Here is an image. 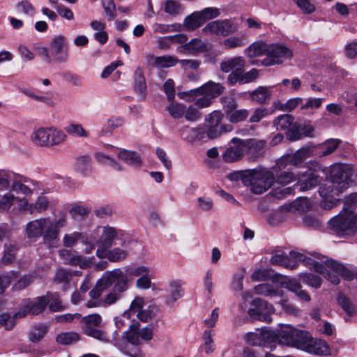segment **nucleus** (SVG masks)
<instances>
[{
	"label": "nucleus",
	"mask_w": 357,
	"mask_h": 357,
	"mask_svg": "<svg viewBox=\"0 0 357 357\" xmlns=\"http://www.w3.org/2000/svg\"><path fill=\"white\" fill-rule=\"evenodd\" d=\"M222 114L218 111H214L208 115L207 121L208 128L206 131L207 136L211 139H215L220 135L232 130L231 125L222 124Z\"/></svg>",
	"instance_id": "obj_14"
},
{
	"label": "nucleus",
	"mask_w": 357,
	"mask_h": 357,
	"mask_svg": "<svg viewBox=\"0 0 357 357\" xmlns=\"http://www.w3.org/2000/svg\"><path fill=\"white\" fill-rule=\"evenodd\" d=\"M146 60L150 66L160 68L173 67L178 63L177 58L172 55H163L160 56L148 55Z\"/></svg>",
	"instance_id": "obj_25"
},
{
	"label": "nucleus",
	"mask_w": 357,
	"mask_h": 357,
	"mask_svg": "<svg viewBox=\"0 0 357 357\" xmlns=\"http://www.w3.org/2000/svg\"><path fill=\"white\" fill-rule=\"evenodd\" d=\"M233 146L226 149L222 158L226 162H234L240 160L244 155L245 143L243 139L234 137L231 140Z\"/></svg>",
	"instance_id": "obj_20"
},
{
	"label": "nucleus",
	"mask_w": 357,
	"mask_h": 357,
	"mask_svg": "<svg viewBox=\"0 0 357 357\" xmlns=\"http://www.w3.org/2000/svg\"><path fill=\"white\" fill-rule=\"evenodd\" d=\"M222 114L218 111H214L208 115L207 121L208 128L206 131L207 136L211 139H215L220 135L232 130L231 125L222 124Z\"/></svg>",
	"instance_id": "obj_13"
},
{
	"label": "nucleus",
	"mask_w": 357,
	"mask_h": 357,
	"mask_svg": "<svg viewBox=\"0 0 357 357\" xmlns=\"http://www.w3.org/2000/svg\"><path fill=\"white\" fill-rule=\"evenodd\" d=\"M164 11L172 16L178 15L183 12L182 6L174 0H166L162 3Z\"/></svg>",
	"instance_id": "obj_45"
},
{
	"label": "nucleus",
	"mask_w": 357,
	"mask_h": 357,
	"mask_svg": "<svg viewBox=\"0 0 357 357\" xmlns=\"http://www.w3.org/2000/svg\"><path fill=\"white\" fill-rule=\"evenodd\" d=\"M49 206V200L45 196H40L37 198L35 203L31 204V206L29 208H31V214H33L35 213H41L44 212Z\"/></svg>",
	"instance_id": "obj_50"
},
{
	"label": "nucleus",
	"mask_w": 357,
	"mask_h": 357,
	"mask_svg": "<svg viewBox=\"0 0 357 357\" xmlns=\"http://www.w3.org/2000/svg\"><path fill=\"white\" fill-rule=\"evenodd\" d=\"M65 130L70 135L75 137L87 138L89 137V132L86 130L81 124L71 123L65 127Z\"/></svg>",
	"instance_id": "obj_40"
},
{
	"label": "nucleus",
	"mask_w": 357,
	"mask_h": 357,
	"mask_svg": "<svg viewBox=\"0 0 357 357\" xmlns=\"http://www.w3.org/2000/svg\"><path fill=\"white\" fill-rule=\"evenodd\" d=\"M245 61L242 57L228 59L220 63V69L222 72L229 73L231 71L227 78V82L230 85H235L236 83H245Z\"/></svg>",
	"instance_id": "obj_6"
},
{
	"label": "nucleus",
	"mask_w": 357,
	"mask_h": 357,
	"mask_svg": "<svg viewBox=\"0 0 357 357\" xmlns=\"http://www.w3.org/2000/svg\"><path fill=\"white\" fill-rule=\"evenodd\" d=\"M180 135L184 140L192 143L197 140L204 138L205 131L202 128H190L188 126L182 127L180 130Z\"/></svg>",
	"instance_id": "obj_28"
},
{
	"label": "nucleus",
	"mask_w": 357,
	"mask_h": 357,
	"mask_svg": "<svg viewBox=\"0 0 357 357\" xmlns=\"http://www.w3.org/2000/svg\"><path fill=\"white\" fill-rule=\"evenodd\" d=\"M167 110L172 118L178 119L184 115L185 106L181 103H172L167 107Z\"/></svg>",
	"instance_id": "obj_54"
},
{
	"label": "nucleus",
	"mask_w": 357,
	"mask_h": 357,
	"mask_svg": "<svg viewBox=\"0 0 357 357\" xmlns=\"http://www.w3.org/2000/svg\"><path fill=\"white\" fill-rule=\"evenodd\" d=\"M95 158L100 163L111 166L114 169L118 171L122 170L121 165L115 160L108 155H105L103 153H96Z\"/></svg>",
	"instance_id": "obj_53"
},
{
	"label": "nucleus",
	"mask_w": 357,
	"mask_h": 357,
	"mask_svg": "<svg viewBox=\"0 0 357 357\" xmlns=\"http://www.w3.org/2000/svg\"><path fill=\"white\" fill-rule=\"evenodd\" d=\"M215 332L212 329L205 330L202 333V347L204 348L205 353L208 355L213 354L216 349L215 344L213 338Z\"/></svg>",
	"instance_id": "obj_34"
},
{
	"label": "nucleus",
	"mask_w": 357,
	"mask_h": 357,
	"mask_svg": "<svg viewBox=\"0 0 357 357\" xmlns=\"http://www.w3.org/2000/svg\"><path fill=\"white\" fill-rule=\"evenodd\" d=\"M298 182L295 186L301 191H307L314 188L320 181L319 176L315 170L307 169L305 172L297 174Z\"/></svg>",
	"instance_id": "obj_19"
},
{
	"label": "nucleus",
	"mask_w": 357,
	"mask_h": 357,
	"mask_svg": "<svg viewBox=\"0 0 357 357\" xmlns=\"http://www.w3.org/2000/svg\"><path fill=\"white\" fill-rule=\"evenodd\" d=\"M320 261L314 259L309 258L305 261V265L312 267L316 272L321 274L326 279L333 284H337L340 282L338 273L333 271L330 268L327 267L325 261L328 260L326 257H322Z\"/></svg>",
	"instance_id": "obj_16"
},
{
	"label": "nucleus",
	"mask_w": 357,
	"mask_h": 357,
	"mask_svg": "<svg viewBox=\"0 0 357 357\" xmlns=\"http://www.w3.org/2000/svg\"><path fill=\"white\" fill-rule=\"evenodd\" d=\"M45 296L47 299V305L49 304V309L50 311L59 312L66 309L60 299L59 294L47 293Z\"/></svg>",
	"instance_id": "obj_38"
},
{
	"label": "nucleus",
	"mask_w": 357,
	"mask_h": 357,
	"mask_svg": "<svg viewBox=\"0 0 357 357\" xmlns=\"http://www.w3.org/2000/svg\"><path fill=\"white\" fill-rule=\"evenodd\" d=\"M268 47V46L262 41L255 42L247 48V56L252 58L267 55Z\"/></svg>",
	"instance_id": "obj_35"
},
{
	"label": "nucleus",
	"mask_w": 357,
	"mask_h": 357,
	"mask_svg": "<svg viewBox=\"0 0 357 357\" xmlns=\"http://www.w3.org/2000/svg\"><path fill=\"white\" fill-rule=\"evenodd\" d=\"M245 301H242L240 303L235 312H234V319L233 321L234 327L237 328L244 325L245 322Z\"/></svg>",
	"instance_id": "obj_49"
},
{
	"label": "nucleus",
	"mask_w": 357,
	"mask_h": 357,
	"mask_svg": "<svg viewBox=\"0 0 357 357\" xmlns=\"http://www.w3.org/2000/svg\"><path fill=\"white\" fill-rule=\"evenodd\" d=\"M271 87L259 86L250 93V99L259 104H264L271 97Z\"/></svg>",
	"instance_id": "obj_32"
},
{
	"label": "nucleus",
	"mask_w": 357,
	"mask_h": 357,
	"mask_svg": "<svg viewBox=\"0 0 357 357\" xmlns=\"http://www.w3.org/2000/svg\"><path fill=\"white\" fill-rule=\"evenodd\" d=\"M275 336L282 344L317 355L322 354L321 347L326 346L324 342L314 340L308 332L287 324L282 325L277 331Z\"/></svg>",
	"instance_id": "obj_1"
},
{
	"label": "nucleus",
	"mask_w": 357,
	"mask_h": 357,
	"mask_svg": "<svg viewBox=\"0 0 357 357\" xmlns=\"http://www.w3.org/2000/svg\"><path fill=\"white\" fill-rule=\"evenodd\" d=\"M247 181L250 190L255 194H262L275 182L273 172L266 169H247Z\"/></svg>",
	"instance_id": "obj_4"
},
{
	"label": "nucleus",
	"mask_w": 357,
	"mask_h": 357,
	"mask_svg": "<svg viewBox=\"0 0 357 357\" xmlns=\"http://www.w3.org/2000/svg\"><path fill=\"white\" fill-rule=\"evenodd\" d=\"M50 47L53 54L68 49L66 37L63 35L54 36L50 43Z\"/></svg>",
	"instance_id": "obj_44"
},
{
	"label": "nucleus",
	"mask_w": 357,
	"mask_h": 357,
	"mask_svg": "<svg viewBox=\"0 0 357 357\" xmlns=\"http://www.w3.org/2000/svg\"><path fill=\"white\" fill-rule=\"evenodd\" d=\"M235 31V27L229 20H215L208 23L202 32L206 34H215L217 36H227Z\"/></svg>",
	"instance_id": "obj_18"
},
{
	"label": "nucleus",
	"mask_w": 357,
	"mask_h": 357,
	"mask_svg": "<svg viewBox=\"0 0 357 357\" xmlns=\"http://www.w3.org/2000/svg\"><path fill=\"white\" fill-rule=\"evenodd\" d=\"M325 264L327 267L330 268L333 271L338 273L345 280L351 281L356 276V271L351 270L342 264L333 260H326Z\"/></svg>",
	"instance_id": "obj_26"
},
{
	"label": "nucleus",
	"mask_w": 357,
	"mask_h": 357,
	"mask_svg": "<svg viewBox=\"0 0 357 357\" xmlns=\"http://www.w3.org/2000/svg\"><path fill=\"white\" fill-rule=\"evenodd\" d=\"M17 248L15 244H5L3 255L0 259V267L11 264L15 257Z\"/></svg>",
	"instance_id": "obj_37"
},
{
	"label": "nucleus",
	"mask_w": 357,
	"mask_h": 357,
	"mask_svg": "<svg viewBox=\"0 0 357 357\" xmlns=\"http://www.w3.org/2000/svg\"><path fill=\"white\" fill-rule=\"evenodd\" d=\"M17 277V272L15 271H4L0 273V295L4 293Z\"/></svg>",
	"instance_id": "obj_39"
},
{
	"label": "nucleus",
	"mask_w": 357,
	"mask_h": 357,
	"mask_svg": "<svg viewBox=\"0 0 357 357\" xmlns=\"http://www.w3.org/2000/svg\"><path fill=\"white\" fill-rule=\"evenodd\" d=\"M183 294V291L180 283L178 282H172L170 283V291L166 298V303L167 304L174 303L178 298H181Z\"/></svg>",
	"instance_id": "obj_47"
},
{
	"label": "nucleus",
	"mask_w": 357,
	"mask_h": 357,
	"mask_svg": "<svg viewBox=\"0 0 357 357\" xmlns=\"http://www.w3.org/2000/svg\"><path fill=\"white\" fill-rule=\"evenodd\" d=\"M114 289L119 293L123 292L128 288V278L120 269H114L110 272H106L97 281L96 286L102 291L108 289L112 284Z\"/></svg>",
	"instance_id": "obj_7"
},
{
	"label": "nucleus",
	"mask_w": 357,
	"mask_h": 357,
	"mask_svg": "<svg viewBox=\"0 0 357 357\" xmlns=\"http://www.w3.org/2000/svg\"><path fill=\"white\" fill-rule=\"evenodd\" d=\"M135 90L144 98L146 92V84L142 68L137 67L134 73Z\"/></svg>",
	"instance_id": "obj_33"
},
{
	"label": "nucleus",
	"mask_w": 357,
	"mask_h": 357,
	"mask_svg": "<svg viewBox=\"0 0 357 357\" xmlns=\"http://www.w3.org/2000/svg\"><path fill=\"white\" fill-rule=\"evenodd\" d=\"M204 23L208 20H211L218 17L220 15V12L217 8H206L200 11H198Z\"/></svg>",
	"instance_id": "obj_64"
},
{
	"label": "nucleus",
	"mask_w": 357,
	"mask_h": 357,
	"mask_svg": "<svg viewBox=\"0 0 357 357\" xmlns=\"http://www.w3.org/2000/svg\"><path fill=\"white\" fill-rule=\"evenodd\" d=\"M224 90L225 87L222 84L208 82L202 87L188 91L185 94L189 97L194 98L197 97L200 93H206L213 99L222 93Z\"/></svg>",
	"instance_id": "obj_21"
},
{
	"label": "nucleus",
	"mask_w": 357,
	"mask_h": 357,
	"mask_svg": "<svg viewBox=\"0 0 357 357\" xmlns=\"http://www.w3.org/2000/svg\"><path fill=\"white\" fill-rule=\"evenodd\" d=\"M204 22L199 12H194L188 15L183 20V26L188 30H195L200 27Z\"/></svg>",
	"instance_id": "obj_36"
},
{
	"label": "nucleus",
	"mask_w": 357,
	"mask_h": 357,
	"mask_svg": "<svg viewBox=\"0 0 357 357\" xmlns=\"http://www.w3.org/2000/svg\"><path fill=\"white\" fill-rule=\"evenodd\" d=\"M51 128H40L35 130L31 136L34 144L40 146H50Z\"/></svg>",
	"instance_id": "obj_31"
},
{
	"label": "nucleus",
	"mask_w": 357,
	"mask_h": 357,
	"mask_svg": "<svg viewBox=\"0 0 357 357\" xmlns=\"http://www.w3.org/2000/svg\"><path fill=\"white\" fill-rule=\"evenodd\" d=\"M255 292L264 296H274L278 294L279 291L271 284L262 283L255 287Z\"/></svg>",
	"instance_id": "obj_46"
},
{
	"label": "nucleus",
	"mask_w": 357,
	"mask_h": 357,
	"mask_svg": "<svg viewBox=\"0 0 357 357\" xmlns=\"http://www.w3.org/2000/svg\"><path fill=\"white\" fill-rule=\"evenodd\" d=\"M80 323L81 328L85 335L100 341L108 342L106 333L98 328L102 323V317L100 314H92L81 317Z\"/></svg>",
	"instance_id": "obj_9"
},
{
	"label": "nucleus",
	"mask_w": 357,
	"mask_h": 357,
	"mask_svg": "<svg viewBox=\"0 0 357 357\" xmlns=\"http://www.w3.org/2000/svg\"><path fill=\"white\" fill-rule=\"evenodd\" d=\"M337 301L348 316H352L356 313L355 305L345 296H339Z\"/></svg>",
	"instance_id": "obj_51"
},
{
	"label": "nucleus",
	"mask_w": 357,
	"mask_h": 357,
	"mask_svg": "<svg viewBox=\"0 0 357 357\" xmlns=\"http://www.w3.org/2000/svg\"><path fill=\"white\" fill-rule=\"evenodd\" d=\"M50 218H40L29 221L24 229L25 236L33 241L43 238V243L52 247V238L55 236V231L52 228Z\"/></svg>",
	"instance_id": "obj_3"
},
{
	"label": "nucleus",
	"mask_w": 357,
	"mask_h": 357,
	"mask_svg": "<svg viewBox=\"0 0 357 357\" xmlns=\"http://www.w3.org/2000/svg\"><path fill=\"white\" fill-rule=\"evenodd\" d=\"M309 155L308 149H301L293 155H287L289 165H297L301 163Z\"/></svg>",
	"instance_id": "obj_52"
},
{
	"label": "nucleus",
	"mask_w": 357,
	"mask_h": 357,
	"mask_svg": "<svg viewBox=\"0 0 357 357\" xmlns=\"http://www.w3.org/2000/svg\"><path fill=\"white\" fill-rule=\"evenodd\" d=\"M48 327L44 324L35 325L29 333V340L32 342H40L46 333H47Z\"/></svg>",
	"instance_id": "obj_42"
},
{
	"label": "nucleus",
	"mask_w": 357,
	"mask_h": 357,
	"mask_svg": "<svg viewBox=\"0 0 357 357\" xmlns=\"http://www.w3.org/2000/svg\"><path fill=\"white\" fill-rule=\"evenodd\" d=\"M340 143V140L336 139H331L326 141L321 146V155L325 156L330 155L337 148Z\"/></svg>",
	"instance_id": "obj_56"
},
{
	"label": "nucleus",
	"mask_w": 357,
	"mask_h": 357,
	"mask_svg": "<svg viewBox=\"0 0 357 357\" xmlns=\"http://www.w3.org/2000/svg\"><path fill=\"white\" fill-rule=\"evenodd\" d=\"M296 175L290 172H282L281 174H278L275 178V181L278 183L285 185L296 179Z\"/></svg>",
	"instance_id": "obj_63"
},
{
	"label": "nucleus",
	"mask_w": 357,
	"mask_h": 357,
	"mask_svg": "<svg viewBox=\"0 0 357 357\" xmlns=\"http://www.w3.org/2000/svg\"><path fill=\"white\" fill-rule=\"evenodd\" d=\"M284 288L294 292L301 300L308 302L310 301V296L302 289L301 284L295 278H282L281 282Z\"/></svg>",
	"instance_id": "obj_24"
},
{
	"label": "nucleus",
	"mask_w": 357,
	"mask_h": 357,
	"mask_svg": "<svg viewBox=\"0 0 357 357\" xmlns=\"http://www.w3.org/2000/svg\"><path fill=\"white\" fill-rule=\"evenodd\" d=\"M79 340V335L75 332H64L58 334L56 337V342L68 345L77 342Z\"/></svg>",
	"instance_id": "obj_48"
},
{
	"label": "nucleus",
	"mask_w": 357,
	"mask_h": 357,
	"mask_svg": "<svg viewBox=\"0 0 357 357\" xmlns=\"http://www.w3.org/2000/svg\"><path fill=\"white\" fill-rule=\"evenodd\" d=\"M117 157L119 160L135 168L140 167L142 164L139 154L133 151L120 149L117 153Z\"/></svg>",
	"instance_id": "obj_27"
},
{
	"label": "nucleus",
	"mask_w": 357,
	"mask_h": 357,
	"mask_svg": "<svg viewBox=\"0 0 357 357\" xmlns=\"http://www.w3.org/2000/svg\"><path fill=\"white\" fill-rule=\"evenodd\" d=\"M294 122V119L289 114H282L278 116L273 121V125L278 130H288L292 123Z\"/></svg>",
	"instance_id": "obj_41"
},
{
	"label": "nucleus",
	"mask_w": 357,
	"mask_h": 357,
	"mask_svg": "<svg viewBox=\"0 0 357 357\" xmlns=\"http://www.w3.org/2000/svg\"><path fill=\"white\" fill-rule=\"evenodd\" d=\"M75 169L84 175L90 173L91 172L90 157L89 155L79 156L75 162Z\"/></svg>",
	"instance_id": "obj_43"
},
{
	"label": "nucleus",
	"mask_w": 357,
	"mask_h": 357,
	"mask_svg": "<svg viewBox=\"0 0 357 357\" xmlns=\"http://www.w3.org/2000/svg\"><path fill=\"white\" fill-rule=\"evenodd\" d=\"M84 236L86 234L82 232H74L70 234H66L63 236V245L65 247H72L78 241H82L84 239Z\"/></svg>",
	"instance_id": "obj_55"
},
{
	"label": "nucleus",
	"mask_w": 357,
	"mask_h": 357,
	"mask_svg": "<svg viewBox=\"0 0 357 357\" xmlns=\"http://www.w3.org/2000/svg\"><path fill=\"white\" fill-rule=\"evenodd\" d=\"M114 289L119 293L123 292L128 288V278L120 269H114L110 272H106L97 281L96 286L102 291L108 289L112 284Z\"/></svg>",
	"instance_id": "obj_8"
},
{
	"label": "nucleus",
	"mask_w": 357,
	"mask_h": 357,
	"mask_svg": "<svg viewBox=\"0 0 357 357\" xmlns=\"http://www.w3.org/2000/svg\"><path fill=\"white\" fill-rule=\"evenodd\" d=\"M264 143L253 139H247V157L255 160L259 158L264 152Z\"/></svg>",
	"instance_id": "obj_29"
},
{
	"label": "nucleus",
	"mask_w": 357,
	"mask_h": 357,
	"mask_svg": "<svg viewBox=\"0 0 357 357\" xmlns=\"http://www.w3.org/2000/svg\"><path fill=\"white\" fill-rule=\"evenodd\" d=\"M287 137L291 141L300 139L302 137L301 124L294 122L288 129Z\"/></svg>",
	"instance_id": "obj_62"
},
{
	"label": "nucleus",
	"mask_w": 357,
	"mask_h": 357,
	"mask_svg": "<svg viewBox=\"0 0 357 357\" xmlns=\"http://www.w3.org/2000/svg\"><path fill=\"white\" fill-rule=\"evenodd\" d=\"M66 139V135L63 131L51 128L50 146L59 145Z\"/></svg>",
	"instance_id": "obj_57"
},
{
	"label": "nucleus",
	"mask_w": 357,
	"mask_h": 357,
	"mask_svg": "<svg viewBox=\"0 0 357 357\" xmlns=\"http://www.w3.org/2000/svg\"><path fill=\"white\" fill-rule=\"evenodd\" d=\"M98 231L101 233L100 238L97 241L98 250L96 255L99 258L106 257V250H108L112 245L114 240L117 236L116 229L112 227H100Z\"/></svg>",
	"instance_id": "obj_12"
},
{
	"label": "nucleus",
	"mask_w": 357,
	"mask_h": 357,
	"mask_svg": "<svg viewBox=\"0 0 357 357\" xmlns=\"http://www.w3.org/2000/svg\"><path fill=\"white\" fill-rule=\"evenodd\" d=\"M309 258L303 254L294 251L290 252L289 256H287L283 252H276L271 256L270 263L272 265L281 266L292 270L296 268L301 261L305 264V261Z\"/></svg>",
	"instance_id": "obj_10"
},
{
	"label": "nucleus",
	"mask_w": 357,
	"mask_h": 357,
	"mask_svg": "<svg viewBox=\"0 0 357 357\" xmlns=\"http://www.w3.org/2000/svg\"><path fill=\"white\" fill-rule=\"evenodd\" d=\"M303 282L314 288H319L321 284V279L312 273H303L301 275Z\"/></svg>",
	"instance_id": "obj_60"
},
{
	"label": "nucleus",
	"mask_w": 357,
	"mask_h": 357,
	"mask_svg": "<svg viewBox=\"0 0 357 357\" xmlns=\"http://www.w3.org/2000/svg\"><path fill=\"white\" fill-rule=\"evenodd\" d=\"M293 56L292 51L286 46L272 45L268 46L267 55L261 61L264 66H273L282 63L284 59Z\"/></svg>",
	"instance_id": "obj_11"
},
{
	"label": "nucleus",
	"mask_w": 357,
	"mask_h": 357,
	"mask_svg": "<svg viewBox=\"0 0 357 357\" xmlns=\"http://www.w3.org/2000/svg\"><path fill=\"white\" fill-rule=\"evenodd\" d=\"M211 45L199 38H192L187 43L181 45L180 48L185 53L191 55H197L205 53L211 50Z\"/></svg>",
	"instance_id": "obj_23"
},
{
	"label": "nucleus",
	"mask_w": 357,
	"mask_h": 357,
	"mask_svg": "<svg viewBox=\"0 0 357 357\" xmlns=\"http://www.w3.org/2000/svg\"><path fill=\"white\" fill-rule=\"evenodd\" d=\"M252 307L248 310L249 316L253 319L270 322L271 314L274 312L271 304L261 298H256L252 301Z\"/></svg>",
	"instance_id": "obj_15"
},
{
	"label": "nucleus",
	"mask_w": 357,
	"mask_h": 357,
	"mask_svg": "<svg viewBox=\"0 0 357 357\" xmlns=\"http://www.w3.org/2000/svg\"><path fill=\"white\" fill-rule=\"evenodd\" d=\"M330 228L341 236L354 234L357 231V213L354 215L347 211H342L331 218Z\"/></svg>",
	"instance_id": "obj_5"
},
{
	"label": "nucleus",
	"mask_w": 357,
	"mask_h": 357,
	"mask_svg": "<svg viewBox=\"0 0 357 357\" xmlns=\"http://www.w3.org/2000/svg\"><path fill=\"white\" fill-rule=\"evenodd\" d=\"M245 268L240 267L236 269L232 275L230 289L235 296H241L243 301H245V291L243 290Z\"/></svg>",
	"instance_id": "obj_22"
},
{
	"label": "nucleus",
	"mask_w": 357,
	"mask_h": 357,
	"mask_svg": "<svg viewBox=\"0 0 357 357\" xmlns=\"http://www.w3.org/2000/svg\"><path fill=\"white\" fill-rule=\"evenodd\" d=\"M311 204L306 197H301L296 201L282 206L284 211L291 213L305 212L310 210Z\"/></svg>",
	"instance_id": "obj_30"
},
{
	"label": "nucleus",
	"mask_w": 357,
	"mask_h": 357,
	"mask_svg": "<svg viewBox=\"0 0 357 357\" xmlns=\"http://www.w3.org/2000/svg\"><path fill=\"white\" fill-rule=\"evenodd\" d=\"M227 178L235 183V186H240V183L242 184L243 186L245 185V171L241 170V171H235L230 174H229L227 176Z\"/></svg>",
	"instance_id": "obj_61"
},
{
	"label": "nucleus",
	"mask_w": 357,
	"mask_h": 357,
	"mask_svg": "<svg viewBox=\"0 0 357 357\" xmlns=\"http://www.w3.org/2000/svg\"><path fill=\"white\" fill-rule=\"evenodd\" d=\"M354 169L345 165H335L330 172V181L319 188V195L324 198L337 196L342 190L346 189L349 183H355L352 178Z\"/></svg>",
	"instance_id": "obj_2"
},
{
	"label": "nucleus",
	"mask_w": 357,
	"mask_h": 357,
	"mask_svg": "<svg viewBox=\"0 0 357 357\" xmlns=\"http://www.w3.org/2000/svg\"><path fill=\"white\" fill-rule=\"evenodd\" d=\"M124 123L123 118L112 116L107 120L105 128L107 131L112 132L114 130L121 127Z\"/></svg>",
	"instance_id": "obj_59"
},
{
	"label": "nucleus",
	"mask_w": 357,
	"mask_h": 357,
	"mask_svg": "<svg viewBox=\"0 0 357 357\" xmlns=\"http://www.w3.org/2000/svg\"><path fill=\"white\" fill-rule=\"evenodd\" d=\"M47 305V299L45 296H38L31 301H28L14 315V317H23L28 314L37 315L43 312Z\"/></svg>",
	"instance_id": "obj_17"
},
{
	"label": "nucleus",
	"mask_w": 357,
	"mask_h": 357,
	"mask_svg": "<svg viewBox=\"0 0 357 357\" xmlns=\"http://www.w3.org/2000/svg\"><path fill=\"white\" fill-rule=\"evenodd\" d=\"M72 276L73 274L70 271H68L63 268H60L55 273V275L54 277V281L58 284L63 283L66 287Z\"/></svg>",
	"instance_id": "obj_58"
}]
</instances>
